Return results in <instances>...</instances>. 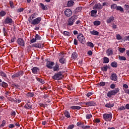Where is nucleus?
<instances>
[{"mask_svg": "<svg viewBox=\"0 0 129 129\" xmlns=\"http://www.w3.org/2000/svg\"><path fill=\"white\" fill-rule=\"evenodd\" d=\"M78 18V17H77V16L76 15L72 16L69 19L68 24V26H73V24H74V23L75 22L76 20H77Z\"/></svg>", "mask_w": 129, "mask_h": 129, "instance_id": "nucleus-1", "label": "nucleus"}, {"mask_svg": "<svg viewBox=\"0 0 129 129\" xmlns=\"http://www.w3.org/2000/svg\"><path fill=\"white\" fill-rule=\"evenodd\" d=\"M63 77H64V76L62 75V73L59 72L55 73V75L52 76V79H54V80H60Z\"/></svg>", "mask_w": 129, "mask_h": 129, "instance_id": "nucleus-2", "label": "nucleus"}, {"mask_svg": "<svg viewBox=\"0 0 129 129\" xmlns=\"http://www.w3.org/2000/svg\"><path fill=\"white\" fill-rule=\"evenodd\" d=\"M117 92H119V89L116 88L114 90L109 91L107 94V96H108V97H111L112 95H115Z\"/></svg>", "mask_w": 129, "mask_h": 129, "instance_id": "nucleus-3", "label": "nucleus"}, {"mask_svg": "<svg viewBox=\"0 0 129 129\" xmlns=\"http://www.w3.org/2000/svg\"><path fill=\"white\" fill-rule=\"evenodd\" d=\"M103 118L106 121H110L111 118H112V114L111 113H104L103 115Z\"/></svg>", "mask_w": 129, "mask_h": 129, "instance_id": "nucleus-4", "label": "nucleus"}, {"mask_svg": "<svg viewBox=\"0 0 129 129\" xmlns=\"http://www.w3.org/2000/svg\"><path fill=\"white\" fill-rule=\"evenodd\" d=\"M77 39L80 43L82 44H85V37L83 36V34L79 33L77 36Z\"/></svg>", "mask_w": 129, "mask_h": 129, "instance_id": "nucleus-5", "label": "nucleus"}, {"mask_svg": "<svg viewBox=\"0 0 129 129\" xmlns=\"http://www.w3.org/2000/svg\"><path fill=\"white\" fill-rule=\"evenodd\" d=\"M42 21V18L41 17H38L33 20L31 21L30 23H31V25H33L34 26H36V25H38V24H40L41 23V21Z\"/></svg>", "mask_w": 129, "mask_h": 129, "instance_id": "nucleus-6", "label": "nucleus"}, {"mask_svg": "<svg viewBox=\"0 0 129 129\" xmlns=\"http://www.w3.org/2000/svg\"><path fill=\"white\" fill-rule=\"evenodd\" d=\"M55 65V62L51 61H48L46 62V67L49 69H53V66Z\"/></svg>", "mask_w": 129, "mask_h": 129, "instance_id": "nucleus-7", "label": "nucleus"}, {"mask_svg": "<svg viewBox=\"0 0 129 129\" xmlns=\"http://www.w3.org/2000/svg\"><path fill=\"white\" fill-rule=\"evenodd\" d=\"M13 23V19H12V18H10L9 17H7L4 21V24L8 25H12Z\"/></svg>", "mask_w": 129, "mask_h": 129, "instance_id": "nucleus-8", "label": "nucleus"}, {"mask_svg": "<svg viewBox=\"0 0 129 129\" xmlns=\"http://www.w3.org/2000/svg\"><path fill=\"white\" fill-rule=\"evenodd\" d=\"M64 15L66 17H71L72 16V11L70 9H67L64 11Z\"/></svg>", "mask_w": 129, "mask_h": 129, "instance_id": "nucleus-9", "label": "nucleus"}, {"mask_svg": "<svg viewBox=\"0 0 129 129\" xmlns=\"http://www.w3.org/2000/svg\"><path fill=\"white\" fill-rule=\"evenodd\" d=\"M17 43L20 46H25V41H24V39L23 38H18L17 40Z\"/></svg>", "mask_w": 129, "mask_h": 129, "instance_id": "nucleus-10", "label": "nucleus"}, {"mask_svg": "<svg viewBox=\"0 0 129 129\" xmlns=\"http://www.w3.org/2000/svg\"><path fill=\"white\" fill-rule=\"evenodd\" d=\"M113 22H114V17L113 16L108 17L106 20L107 24H111Z\"/></svg>", "mask_w": 129, "mask_h": 129, "instance_id": "nucleus-11", "label": "nucleus"}, {"mask_svg": "<svg viewBox=\"0 0 129 129\" xmlns=\"http://www.w3.org/2000/svg\"><path fill=\"white\" fill-rule=\"evenodd\" d=\"M110 80H113V81H116L117 80V76L116 74L113 73L111 74Z\"/></svg>", "mask_w": 129, "mask_h": 129, "instance_id": "nucleus-12", "label": "nucleus"}, {"mask_svg": "<svg viewBox=\"0 0 129 129\" xmlns=\"http://www.w3.org/2000/svg\"><path fill=\"white\" fill-rule=\"evenodd\" d=\"M85 105H88V106H94V105H95V102L93 101H89L85 103Z\"/></svg>", "mask_w": 129, "mask_h": 129, "instance_id": "nucleus-13", "label": "nucleus"}, {"mask_svg": "<svg viewBox=\"0 0 129 129\" xmlns=\"http://www.w3.org/2000/svg\"><path fill=\"white\" fill-rule=\"evenodd\" d=\"M36 16H37V14L34 13L33 14H32L30 17L28 19V22L29 23H31V22H32V21H33V20L34 19H35V18H36Z\"/></svg>", "mask_w": 129, "mask_h": 129, "instance_id": "nucleus-14", "label": "nucleus"}, {"mask_svg": "<svg viewBox=\"0 0 129 129\" xmlns=\"http://www.w3.org/2000/svg\"><path fill=\"white\" fill-rule=\"evenodd\" d=\"M70 108L73 110L76 109L77 110H80V109H81V107L79 106H72L70 107Z\"/></svg>", "mask_w": 129, "mask_h": 129, "instance_id": "nucleus-15", "label": "nucleus"}, {"mask_svg": "<svg viewBox=\"0 0 129 129\" xmlns=\"http://www.w3.org/2000/svg\"><path fill=\"white\" fill-rule=\"evenodd\" d=\"M93 8L94 9H97L98 10H100V9H102V6H101V5L99 3L95 4Z\"/></svg>", "mask_w": 129, "mask_h": 129, "instance_id": "nucleus-16", "label": "nucleus"}, {"mask_svg": "<svg viewBox=\"0 0 129 129\" xmlns=\"http://www.w3.org/2000/svg\"><path fill=\"white\" fill-rule=\"evenodd\" d=\"M40 7L41 8V9L43 10V11H47V10H48V8L47 7V6H45L42 3H40Z\"/></svg>", "mask_w": 129, "mask_h": 129, "instance_id": "nucleus-17", "label": "nucleus"}, {"mask_svg": "<svg viewBox=\"0 0 129 129\" xmlns=\"http://www.w3.org/2000/svg\"><path fill=\"white\" fill-rule=\"evenodd\" d=\"M77 57H78V55L76 52H74L72 54L71 58L73 60H75V59H77Z\"/></svg>", "mask_w": 129, "mask_h": 129, "instance_id": "nucleus-18", "label": "nucleus"}, {"mask_svg": "<svg viewBox=\"0 0 129 129\" xmlns=\"http://www.w3.org/2000/svg\"><path fill=\"white\" fill-rule=\"evenodd\" d=\"M32 71L33 74H37V73H38V71H39V68L37 67H34L32 68Z\"/></svg>", "mask_w": 129, "mask_h": 129, "instance_id": "nucleus-19", "label": "nucleus"}, {"mask_svg": "<svg viewBox=\"0 0 129 129\" xmlns=\"http://www.w3.org/2000/svg\"><path fill=\"white\" fill-rule=\"evenodd\" d=\"M106 52L108 56H110V55H112V54H113V52L112 51V49L111 48L108 49Z\"/></svg>", "mask_w": 129, "mask_h": 129, "instance_id": "nucleus-20", "label": "nucleus"}, {"mask_svg": "<svg viewBox=\"0 0 129 129\" xmlns=\"http://www.w3.org/2000/svg\"><path fill=\"white\" fill-rule=\"evenodd\" d=\"M90 33L92 34V35H94V36H98L99 35V32L95 30H93L92 31H90Z\"/></svg>", "mask_w": 129, "mask_h": 129, "instance_id": "nucleus-21", "label": "nucleus"}, {"mask_svg": "<svg viewBox=\"0 0 129 129\" xmlns=\"http://www.w3.org/2000/svg\"><path fill=\"white\" fill-rule=\"evenodd\" d=\"M64 116H66V117H67V118H69L70 117H71L70 113H69V112L67 110L64 111Z\"/></svg>", "mask_w": 129, "mask_h": 129, "instance_id": "nucleus-22", "label": "nucleus"}, {"mask_svg": "<svg viewBox=\"0 0 129 129\" xmlns=\"http://www.w3.org/2000/svg\"><path fill=\"white\" fill-rule=\"evenodd\" d=\"M24 107L27 109H31V108H32V105L31 104L27 103L25 105Z\"/></svg>", "mask_w": 129, "mask_h": 129, "instance_id": "nucleus-23", "label": "nucleus"}, {"mask_svg": "<svg viewBox=\"0 0 129 129\" xmlns=\"http://www.w3.org/2000/svg\"><path fill=\"white\" fill-rule=\"evenodd\" d=\"M97 13V11H96V10H92L91 12V17H95Z\"/></svg>", "mask_w": 129, "mask_h": 129, "instance_id": "nucleus-24", "label": "nucleus"}, {"mask_svg": "<svg viewBox=\"0 0 129 129\" xmlns=\"http://www.w3.org/2000/svg\"><path fill=\"white\" fill-rule=\"evenodd\" d=\"M53 69V71H59V65L58 64H55L53 68H52Z\"/></svg>", "mask_w": 129, "mask_h": 129, "instance_id": "nucleus-25", "label": "nucleus"}, {"mask_svg": "<svg viewBox=\"0 0 129 129\" xmlns=\"http://www.w3.org/2000/svg\"><path fill=\"white\" fill-rule=\"evenodd\" d=\"M59 62L61 63V64H64L66 63V59H65V58L63 57H62L61 58L59 59Z\"/></svg>", "mask_w": 129, "mask_h": 129, "instance_id": "nucleus-26", "label": "nucleus"}, {"mask_svg": "<svg viewBox=\"0 0 129 129\" xmlns=\"http://www.w3.org/2000/svg\"><path fill=\"white\" fill-rule=\"evenodd\" d=\"M101 24V22L100 21H95L93 22L94 26H99Z\"/></svg>", "mask_w": 129, "mask_h": 129, "instance_id": "nucleus-27", "label": "nucleus"}, {"mask_svg": "<svg viewBox=\"0 0 129 129\" xmlns=\"http://www.w3.org/2000/svg\"><path fill=\"white\" fill-rule=\"evenodd\" d=\"M87 45L88 47H90L91 48H93V47H94V45L91 42H87Z\"/></svg>", "mask_w": 129, "mask_h": 129, "instance_id": "nucleus-28", "label": "nucleus"}, {"mask_svg": "<svg viewBox=\"0 0 129 129\" xmlns=\"http://www.w3.org/2000/svg\"><path fill=\"white\" fill-rule=\"evenodd\" d=\"M103 63H108V62H109V58H108V57H104L103 58Z\"/></svg>", "mask_w": 129, "mask_h": 129, "instance_id": "nucleus-29", "label": "nucleus"}, {"mask_svg": "<svg viewBox=\"0 0 129 129\" xmlns=\"http://www.w3.org/2000/svg\"><path fill=\"white\" fill-rule=\"evenodd\" d=\"M74 5V2L73 1H69L68 2V7H72Z\"/></svg>", "mask_w": 129, "mask_h": 129, "instance_id": "nucleus-30", "label": "nucleus"}, {"mask_svg": "<svg viewBox=\"0 0 129 129\" xmlns=\"http://www.w3.org/2000/svg\"><path fill=\"white\" fill-rule=\"evenodd\" d=\"M7 15V13L4 11L0 12V17H5Z\"/></svg>", "mask_w": 129, "mask_h": 129, "instance_id": "nucleus-31", "label": "nucleus"}, {"mask_svg": "<svg viewBox=\"0 0 129 129\" xmlns=\"http://www.w3.org/2000/svg\"><path fill=\"white\" fill-rule=\"evenodd\" d=\"M32 47L35 48H41V45L39 43H35L32 45Z\"/></svg>", "mask_w": 129, "mask_h": 129, "instance_id": "nucleus-32", "label": "nucleus"}, {"mask_svg": "<svg viewBox=\"0 0 129 129\" xmlns=\"http://www.w3.org/2000/svg\"><path fill=\"white\" fill-rule=\"evenodd\" d=\"M111 66H112V67H114L115 68L117 67V63L115 61L111 63Z\"/></svg>", "mask_w": 129, "mask_h": 129, "instance_id": "nucleus-33", "label": "nucleus"}, {"mask_svg": "<svg viewBox=\"0 0 129 129\" xmlns=\"http://www.w3.org/2000/svg\"><path fill=\"white\" fill-rule=\"evenodd\" d=\"M62 34L64 35V36H66L67 37L68 36H70L71 35V33L70 32H69L68 31H64Z\"/></svg>", "mask_w": 129, "mask_h": 129, "instance_id": "nucleus-34", "label": "nucleus"}, {"mask_svg": "<svg viewBox=\"0 0 129 129\" xmlns=\"http://www.w3.org/2000/svg\"><path fill=\"white\" fill-rule=\"evenodd\" d=\"M0 75L3 77H5V78H7V74H6V73H5V72H1Z\"/></svg>", "mask_w": 129, "mask_h": 129, "instance_id": "nucleus-35", "label": "nucleus"}, {"mask_svg": "<svg viewBox=\"0 0 129 129\" xmlns=\"http://www.w3.org/2000/svg\"><path fill=\"white\" fill-rule=\"evenodd\" d=\"M117 8V5L116 4H113L111 6V9L112 10H114L115 9L116 10Z\"/></svg>", "mask_w": 129, "mask_h": 129, "instance_id": "nucleus-36", "label": "nucleus"}, {"mask_svg": "<svg viewBox=\"0 0 129 129\" xmlns=\"http://www.w3.org/2000/svg\"><path fill=\"white\" fill-rule=\"evenodd\" d=\"M37 81H38V82H40V83H42V84H44L45 83V81H44V80L41 78H38Z\"/></svg>", "mask_w": 129, "mask_h": 129, "instance_id": "nucleus-37", "label": "nucleus"}, {"mask_svg": "<svg viewBox=\"0 0 129 129\" xmlns=\"http://www.w3.org/2000/svg\"><path fill=\"white\" fill-rule=\"evenodd\" d=\"M91 117H92V115L91 114H87L86 115V118H87V119H90Z\"/></svg>", "mask_w": 129, "mask_h": 129, "instance_id": "nucleus-38", "label": "nucleus"}, {"mask_svg": "<svg viewBox=\"0 0 129 129\" xmlns=\"http://www.w3.org/2000/svg\"><path fill=\"white\" fill-rule=\"evenodd\" d=\"M2 87H4L5 88H6L8 86V83L5 82H3L2 83Z\"/></svg>", "mask_w": 129, "mask_h": 129, "instance_id": "nucleus-39", "label": "nucleus"}, {"mask_svg": "<svg viewBox=\"0 0 129 129\" xmlns=\"http://www.w3.org/2000/svg\"><path fill=\"white\" fill-rule=\"evenodd\" d=\"M35 38V39H36V41H37V40H40L41 39V36L40 35H39V34H36Z\"/></svg>", "mask_w": 129, "mask_h": 129, "instance_id": "nucleus-40", "label": "nucleus"}, {"mask_svg": "<svg viewBox=\"0 0 129 129\" xmlns=\"http://www.w3.org/2000/svg\"><path fill=\"white\" fill-rule=\"evenodd\" d=\"M119 59L120 60V61H125V60H126V58H125V57L121 56H119Z\"/></svg>", "mask_w": 129, "mask_h": 129, "instance_id": "nucleus-41", "label": "nucleus"}, {"mask_svg": "<svg viewBox=\"0 0 129 129\" xmlns=\"http://www.w3.org/2000/svg\"><path fill=\"white\" fill-rule=\"evenodd\" d=\"M82 128H83V129H89L90 128V126L89 125H83L82 126H81Z\"/></svg>", "mask_w": 129, "mask_h": 129, "instance_id": "nucleus-42", "label": "nucleus"}, {"mask_svg": "<svg viewBox=\"0 0 129 129\" xmlns=\"http://www.w3.org/2000/svg\"><path fill=\"white\" fill-rule=\"evenodd\" d=\"M116 10H117V11H120V12H123V9H122L120 6H117Z\"/></svg>", "mask_w": 129, "mask_h": 129, "instance_id": "nucleus-43", "label": "nucleus"}, {"mask_svg": "<svg viewBox=\"0 0 129 129\" xmlns=\"http://www.w3.org/2000/svg\"><path fill=\"white\" fill-rule=\"evenodd\" d=\"M107 66H104L101 68V70H102V71H107Z\"/></svg>", "mask_w": 129, "mask_h": 129, "instance_id": "nucleus-44", "label": "nucleus"}, {"mask_svg": "<svg viewBox=\"0 0 129 129\" xmlns=\"http://www.w3.org/2000/svg\"><path fill=\"white\" fill-rule=\"evenodd\" d=\"M119 51L120 53H123V52H124V51H125V48H119Z\"/></svg>", "mask_w": 129, "mask_h": 129, "instance_id": "nucleus-45", "label": "nucleus"}, {"mask_svg": "<svg viewBox=\"0 0 129 129\" xmlns=\"http://www.w3.org/2000/svg\"><path fill=\"white\" fill-rule=\"evenodd\" d=\"M12 78H17V77H19V75L18 74V73L14 74L12 76Z\"/></svg>", "mask_w": 129, "mask_h": 129, "instance_id": "nucleus-46", "label": "nucleus"}, {"mask_svg": "<svg viewBox=\"0 0 129 129\" xmlns=\"http://www.w3.org/2000/svg\"><path fill=\"white\" fill-rule=\"evenodd\" d=\"M105 107H108V108H109V107H113V104H106V105H105Z\"/></svg>", "mask_w": 129, "mask_h": 129, "instance_id": "nucleus-47", "label": "nucleus"}, {"mask_svg": "<svg viewBox=\"0 0 129 129\" xmlns=\"http://www.w3.org/2000/svg\"><path fill=\"white\" fill-rule=\"evenodd\" d=\"M17 74L18 75V77L19 76H23L24 75V72H19L17 73Z\"/></svg>", "mask_w": 129, "mask_h": 129, "instance_id": "nucleus-48", "label": "nucleus"}, {"mask_svg": "<svg viewBox=\"0 0 129 129\" xmlns=\"http://www.w3.org/2000/svg\"><path fill=\"white\" fill-rule=\"evenodd\" d=\"M98 85H100V86H104L105 85V82H101L98 83Z\"/></svg>", "mask_w": 129, "mask_h": 129, "instance_id": "nucleus-49", "label": "nucleus"}, {"mask_svg": "<svg viewBox=\"0 0 129 129\" xmlns=\"http://www.w3.org/2000/svg\"><path fill=\"white\" fill-rule=\"evenodd\" d=\"M74 128V124H71L68 126V129H73Z\"/></svg>", "mask_w": 129, "mask_h": 129, "instance_id": "nucleus-50", "label": "nucleus"}, {"mask_svg": "<svg viewBox=\"0 0 129 129\" xmlns=\"http://www.w3.org/2000/svg\"><path fill=\"white\" fill-rule=\"evenodd\" d=\"M9 4L10 5L11 8L13 9V8H14V2H13L12 1H10Z\"/></svg>", "mask_w": 129, "mask_h": 129, "instance_id": "nucleus-51", "label": "nucleus"}, {"mask_svg": "<svg viewBox=\"0 0 129 129\" xmlns=\"http://www.w3.org/2000/svg\"><path fill=\"white\" fill-rule=\"evenodd\" d=\"M94 122H96V123H98L100 122V120L98 118L95 119L94 120Z\"/></svg>", "mask_w": 129, "mask_h": 129, "instance_id": "nucleus-52", "label": "nucleus"}, {"mask_svg": "<svg viewBox=\"0 0 129 129\" xmlns=\"http://www.w3.org/2000/svg\"><path fill=\"white\" fill-rule=\"evenodd\" d=\"M110 88L111 89H114V88H115V85H114V84H111V85L110 86Z\"/></svg>", "mask_w": 129, "mask_h": 129, "instance_id": "nucleus-53", "label": "nucleus"}, {"mask_svg": "<svg viewBox=\"0 0 129 129\" xmlns=\"http://www.w3.org/2000/svg\"><path fill=\"white\" fill-rule=\"evenodd\" d=\"M31 43H36L37 42V40L36 39L35 37L33 38L30 40Z\"/></svg>", "mask_w": 129, "mask_h": 129, "instance_id": "nucleus-54", "label": "nucleus"}, {"mask_svg": "<svg viewBox=\"0 0 129 129\" xmlns=\"http://www.w3.org/2000/svg\"><path fill=\"white\" fill-rule=\"evenodd\" d=\"M27 95L29 96L30 97H33L34 96V93H28L27 94Z\"/></svg>", "mask_w": 129, "mask_h": 129, "instance_id": "nucleus-55", "label": "nucleus"}, {"mask_svg": "<svg viewBox=\"0 0 129 129\" xmlns=\"http://www.w3.org/2000/svg\"><path fill=\"white\" fill-rule=\"evenodd\" d=\"M123 90H124L125 93H126L127 94H129V89H126L123 88Z\"/></svg>", "mask_w": 129, "mask_h": 129, "instance_id": "nucleus-56", "label": "nucleus"}, {"mask_svg": "<svg viewBox=\"0 0 129 129\" xmlns=\"http://www.w3.org/2000/svg\"><path fill=\"white\" fill-rule=\"evenodd\" d=\"M76 10H77V12H81V10H82V7H78L76 9Z\"/></svg>", "mask_w": 129, "mask_h": 129, "instance_id": "nucleus-57", "label": "nucleus"}, {"mask_svg": "<svg viewBox=\"0 0 129 129\" xmlns=\"http://www.w3.org/2000/svg\"><path fill=\"white\" fill-rule=\"evenodd\" d=\"M116 39L117 40H121V36H120V35L119 34L117 35Z\"/></svg>", "mask_w": 129, "mask_h": 129, "instance_id": "nucleus-58", "label": "nucleus"}, {"mask_svg": "<svg viewBox=\"0 0 129 129\" xmlns=\"http://www.w3.org/2000/svg\"><path fill=\"white\" fill-rule=\"evenodd\" d=\"M92 94H93V93H92V92H89V93H88L87 94V96L88 97H89V96H91V95H92Z\"/></svg>", "mask_w": 129, "mask_h": 129, "instance_id": "nucleus-59", "label": "nucleus"}, {"mask_svg": "<svg viewBox=\"0 0 129 129\" xmlns=\"http://www.w3.org/2000/svg\"><path fill=\"white\" fill-rule=\"evenodd\" d=\"M11 114L12 116H15V115H16V111H12L11 113Z\"/></svg>", "mask_w": 129, "mask_h": 129, "instance_id": "nucleus-60", "label": "nucleus"}, {"mask_svg": "<svg viewBox=\"0 0 129 129\" xmlns=\"http://www.w3.org/2000/svg\"><path fill=\"white\" fill-rule=\"evenodd\" d=\"M9 127H10V128H13V127H15V124H10L9 125Z\"/></svg>", "mask_w": 129, "mask_h": 129, "instance_id": "nucleus-61", "label": "nucleus"}, {"mask_svg": "<svg viewBox=\"0 0 129 129\" xmlns=\"http://www.w3.org/2000/svg\"><path fill=\"white\" fill-rule=\"evenodd\" d=\"M5 124H6V121L3 120L2 123L1 124L0 126H5Z\"/></svg>", "mask_w": 129, "mask_h": 129, "instance_id": "nucleus-62", "label": "nucleus"}, {"mask_svg": "<svg viewBox=\"0 0 129 129\" xmlns=\"http://www.w3.org/2000/svg\"><path fill=\"white\" fill-rule=\"evenodd\" d=\"M74 44L75 45H77L78 44V41L77 40V39H74Z\"/></svg>", "mask_w": 129, "mask_h": 129, "instance_id": "nucleus-63", "label": "nucleus"}, {"mask_svg": "<svg viewBox=\"0 0 129 129\" xmlns=\"http://www.w3.org/2000/svg\"><path fill=\"white\" fill-rule=\"evenodd\" d=\"M124 8L125 10H127L129 9V5H125Z\"/></svg>", "mask_w": 129, "mask_h": 129, "instance_id": "nucleus-64", "label": "nucleus"}]
</instances>
